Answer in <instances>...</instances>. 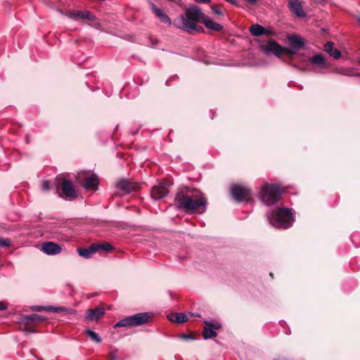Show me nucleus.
I'll return each mask as SVG.
<instances>
[{"mask_svg":"<svg viewBox=\"0 0 360 360\" xmlns=\"http://www.w3.org/2000/svg\"><path fill=\"white\" fill-rule=\"evenodd\" d=\"M85 333L91 338V340L97 343H100L101 342V338L96 332L92 330L86 329L85 330Z\"/></svg>","mask_w":360,"mask_h":360,"instance_id":"nucleus-28","label":"nucleus"},{"mask_svg":"<svg viewBox=\"0 0 360 360\" xmlns=\"http://www.w3.org/2000/svg\"><path fill=\"white\" fill-rule=\"evenodd\" d=\"M41 188L44 191H49L50 188V183L49 181H44L41 184Z\"/></svg>","mask_w":360,"mask_h":360,"instance_id":"nucleus-35","label":"nucleus"},{"mask_svg":"<svg viewBox=\"0 0 360 360\" xmlns=\"http://www.w3.org/2000/svg\"><path fill=\"white\" fill-rule=\"evenodd\" d=\"M117 187L125 193H128L138 190L139 186L136 182H131L127 179H121L117 183Z\"/></svg>","mask_w":360,"mask_h":360,"instance_id":"nucleus-11","label":"nucleus"},{"mask_svg":"<svg viewBox=\"0 0 360 360\" xmlns=\"http://www.w3.org/2000/svg\"><path fill=\"white\" fill-rule=\"evenodd\" d=\"M149 4L153 13L159 18L161 22L167 24V26H171L172 25L171 18L165 11L159 8L151 1L149 2Z\"/></svg>","mask_w":360,"mask_h":360,"instance_id":"nucleus-10","label":"nucleus"},{"mask_svg":"<svg viewBox=\"0 0 360 360\" xmlns=\"http://www.w3.org/2000/svg\"><path fill=\"white\" fill-rule=\"evenodd\" d=\"M49 309L50 310V311L56 312V313L65 311L68 314H74L76 312L75 309L66 308L65 307H50V309Z\"/></svg>","mask_w":360,"mask_h":360,"instance_id":"nucleus-25","label":"nucleus"},{"mask_svg":"<svg viewBox=\"0 0 360 360\" xmlns=\"http://www.w3.org/2000/svg\"><path fill=\"white\" fill-rule=\"evenodd\" d=\"M359 64H360V58H359Z\"/></svg>","mask_w":360,"mask_h":360,"instance_id":"nucleus-48","label":"nucleus"},{"mask_svg":"<svg viewBox=\"0 0 360 360\" xmlns=\"http://www.w3.org/2000/svg\"><path fill=\"white\" fill-rule=\"evenodd\" d=\"M7 309V304L3 302H0V310L3 311Z\"/></svg>","mask_w":360,"mask_h":360,"instance_id":"nucleus-37","label":"nucleus"},{"mask_svg":"<svg viewBox=\"0 0 360 360\" xmlns=\"http://www.w3.org/2000/svg\"><path fill=\"white\" fill-rule=\"evenodd\" d=\"M58 12L63 15H65L74 20H77L79 18H82V11H68L66 12H64L62 10H59Z\"/></svg>","mask_w":360,"mask_h":360,"instance_id":"nucleus-23","label":"nucleus"},{"mask_svg":"<svg viewBox=\"0 0 360 360\" xmlns=\"http://www.w3.org/2000/svg\"><path fill=\"white\" fill-rule=\"evenodd\" d=\"M169 193L167 185L160 182L155 185L150 192V195L154 200H160L165 197Z\"/></svg>","mask_w":360,"mask_h":360,"instance_id":"nucleus-9","label":"nucleus"},{"mask_svg":"<svg viewBox=\"0 0 360 360\" xmlns=\"http://www.w3.org/2000/svg\"><path fill=\"white\" fill-rule=\"evenodd\" d=\"M182 338L186 339V340H189V339H192L193 338L190 335L184 334V335H182Z\"/></svg>","mask_w":360,"mask_h":360,"instance_id":"nucleus-40","label":"nucleus"},{"mask_svg":"<svg viewBox=\"0 0 360 360\" xmlns=\"http://www.w3.org/2000/svg\"><path fill=\"white\" fill-rule=\"evenodd\" d=\"M11 245V241L8 238H0V247L8 248Z\"/></svg>","mask_w":360,"mask_h":360,"instance_id":"nucleus-33","label":"nucleus"},{"mask_svg":"<svg viewBox=\"0 0 360 360\" xmlns=\"http://www.w3.org/2000/svg\"><path fill=\"white\" fill-rule=\"evenodd\" d=\"M284 49L285 50L283 51V54L293 55V54H295L297 53V50L299 49H297V48L291 46L290 49H288V48L284 47Z\"/></svg>","mask_w":360,"mask_h":360,"instance_id":"nucleus-31","label":"nucleus"},{"mask_svg":"<svg viewBox=\"0 0 360 360\" xmlns=\"http://www.w3.org/2000/svg\"><path fill=\"white\" fill-rule=\"evenodd\" d=\"M226 1L230 3V4H232L233 5H236V0H225Z\"/></svg>","mask_w":360,"mask_h":360,"instance_id":"nucleus-42","label":"nucleus"},{"mask_svg":"<svg viewBox=\"0 0 360 360\" xmlns=\"http://www.w3.org/2000/svg\"><path fill=\"white\" fill-rule=\"evenodd\" d=\"M269 222L276 228H288L293 222L292 213L290 209L280 208L268 215Z\"/></svg>","mask_w":360,"mask_h":360,"instance_id":"nucleus-3","label":"nucleus"},{"mask_svg":"<svg viewBox=\"0 0 360 360\" xmlns=\"http://www.w3.org/2000/svg\"><path fill=\"white\" fill-rule=\"evenodd\" d=\"M261 48L266 54L273 53L278 58L281 57L285 50L284 47L274 39L268 40L265 44L261 46Z\"/></svg>","mask_w":360,"mask_h":360,"instance_id":"nucleus-7","label":"nucleus"},{"mask_svg":"<svg viewBox=\"0 0 360 360\" xmlns=\"http://www.w3.org/2000/svg\"><path fill=\"white\" fill-rule=\"evenodd\" d=\"M174 205L188 213H203L206 210L207 200L200 191L184 187L176 193Z\"/></svg>","mask_w":360,"mask_h":360,"instance_id":"nucleus-1","label":"nucleus"},{"mask_svg":"<svg viewBox=\"0 0 360 360\" xmlns=\"http://www.w3.org/2000/svg\"><path fill=\"white\" fill-rule=\"evenodd\" d=\"M60 188L63 198L68 200H72L76 198L77 193L71 181L64 179L61 183Z\"/></svg>","mask_w":360,"mask_h":360,"instance_id":"nucleus-8","label":"nucleus"},{"mask_svg":"<svg viewBox=\"0 0 360 360\" xmlns=\"http://www.w3.org/2000/svg\"><path fill=\"white\" fill-rule=\"evenodd\" d=\"M167 318L170 321L178 323H184L188 320L186 315L183 313H172L169 314Z\"/></svg>","mask_w":360,"mask_h":360,"instance_id":"nucleus-20","label":"nucleus"},{"mask_svg":"<svg viewBox=\"0 0 360 360\" xmlns=\"http://www.w3.org/2000/svg\"><path fill=\"white\" fill-rule=\"evenodd\" d=\"M49 309H50V307L34 306V307H32V308H31V309L34 311H50V310Z\"/></svg>","mask_w":360,"mask_h":360,"instance_id":"nucleus-34","label":"nucleus"},{"mask_svg":"<svg viewBox=\"0 0 360 360\" xmlns=\"http://www.w3.org/2000/svg\"><path fill=\"white\" fill-rule=\"evenodd\" d=\"M195 1H196L197 3H200V4H207V3H210L211 1V0H195Z\"/></svg>","mask_w":360,"mask_h":360,"instance_id":"nucleus-39","label":"nucleus"},{"mask_svg":"<svg viewBox=\"0 0 360 360\" xmlns=\"http://www.w3.org/2000/svg\"><path fill=\"white\" fill-rule=\"evenodd\" d=\"M94 245H96V252L99 250H102L105 252H110L113 250V246L110 243H107V242L101 243V244H98V243H94Z\"/></svg>","mask_w":360,"mask_h":360,"instance_id":"nucleus-27","label":"nucleus"},{"mask_svg":"<svg viewBox=\"0 0 360 360\" xmlns=\"http://www.w3.org/2000/svg\"><path fill=\"white\" fill-rule=\"evenodd\" d=\"M288 8L298 17L304 18L306 16L302 8V3L300 0H289Z\"/></svg>","mask_w":360,"mask_h":360,"instance_id":"nucleus-13","label":"nucleus"},{"mask_svg":"<svg viewBox=\"0 0 360 360\" xmlns=\"http://www.w3.org/2000/svg\"><path fill=\"white\" fill-rule=\"evenodd\" d=\"M359 23H360V18H359Z\"/></svg>","mask_w":360,"mask_h":360,"instance_id":"nucleus-47","label":"nucleus"},{"mask_svg":"<svg viewBox=\"0 0 360 360\" xmlns=\"http://www.w3.org/2000/svg\"><path fill=\"white\" fill-rule=\"evenodd\" d=\"M150 314L146 312L138 313L132 316H127L118 321L114 328L119 327H135L141 326L148 322Z\"/></svg>","mask_w":360,"mask_h":360,"instance_id":"nucleus-5","label":"nucleus"},{"mask_svg":"<svg viewBox=\"0 0 360 360\" xmlns=\"http://www.w3.org/2000/svg\"><path fill=\"white\" fill-rule=\"evenodd\" d=\"M105 313L103 307L98 306L94 309H89L86 311L85 319L88 321H97L101 319Z\"/></svg>","mask_w":360,"mask_h":360,"instance_id":"nucleus-12","label":"nucleus"},{"mask_svg":"<svg viewBox=\"0 0 360 360\" xmlns=\"http://www.w3.org/2000/svg\"><path fill=\"white\" fill-rule=\"evenodd\" d=\"M46 320V317L44 316L37 314H32L30 315L23 316L21 319V322L25 324H28L32 322H42Z\"/></svg>","mask_w":360,"mask_h":360,"instance_id":"nucleus-17","label":"nucleus"},{"mask_svg":"<svg viewBox=\"0 0 360 360\" xmlns=\"http://www.w3.org/2000/svg\"><path fill=\"white\" fill-rule=\"evenodd\" d=\"M204 339H210L217 336V333L213 330L212 328L208 326L205 327L202 333Z\"/></svg>","mask_w":360,"mask_h":360,"instance_id":"nucleus-26","label":"nucleus"},{"mask_svg":"<svg viewBox=\"0 0 360 360\" xmlns=\"http://www.w3.org/2000/svg\"><path fill=\"white\" fill-rule=\"evenodd\" d=\"M250 4H255L257 0H246Z\"/></svg>","mask_w":360,"mask_h":360,"instance_id":"nucleus-43","label":"nucleus"},{"mask_svg":"<svg viewBox=\"0 0 360 360\" xmlns=\"http://www.w3.org/2000/svg\"><path fill=\"white\" fill-rule=\"evenodd\" d=\"M309 61L315 65L321 68H326V58L322 54H316L309 58Z\"/></svg>","mask_w":360,"mask_h":360,"instance_id":"nucleus-21","label":"nucleus"},{"mask_svg":"<svg viewBox=\"0 0 360 360\" xmlns=\"http://www.w3.org/2000/svg\"><path fill=\"white\" fill-rule=\"evenodd\" d=\"M249 31L252 35L255 37L264 35L266 33V29L259 24L252 25L250 27Z\"/></svg>","mask_w":360,"mask_h":360,"instance_id":"nucleus-22","label":"nucleus"},{"mask_svg":"<svg viewBox=\"0 0 360 360\" xmlns=\"http://www.w3.org/2000/svg\"><path fill=\"white\" fill-rule=\"evenodd\" d=\"M312 1L317 4H323L324 2H326V0H312Z\"/></svg>","mask_w":360,"mask_h":360,"instance_id":"nucleus-41","label":"nucleus"},{"mask_svg":"<svg viewBox=\"0 0 360 360\" xmlns=\"http://www.w3.org/2000/svg\"><path fill=\"white\" fill-rule=\"evenodd\" d=\"M211 8H212V11L215 14H217L218 15H223V12L221 10V6H219V5H212V6H211Z\"/></svg>","mask_w":360,"mask_h":360,"instance_id":"nucleus-32","label":"nucleus"},{"mask_svg":"<svg viewBox=\"0 0 360 360\" xmlns=\"http://www.w3.org/2000/svg\"><path fill=\"white\" fill-rule=\"evenodd\" d=\"M324 50L326 53H328L330 56L333 57L335 59H339L341 56V53L339 50L334 48V43L332 41H328L324 45Z\"/></svg>","mask_w":360,"mask_h":360,"instance_id":"nucleus-18","label":"nucleus"},{"mask_svg":"<svg viewBox=\"0 0 360 360\" xmlns=\"http://www.w3.org/2000/svg\"><path fill=\"white\" fill-rule=\"evenodd\" d=\"M204 17L200 8L198 6H193L186 9L185 13L176 17L173 22L174 25L185 32H191L196 31L201 32L203 28L198 25L199 22L202 21Z\"/></svg>","mask_w":360,"mask_h":360,"instance_id":"nucleus-2","label":"nucleus"},{"mask_svg":"<svg viewBox=\"0 0 360 360\" xmlns=\"http://www.w3.org/2000/svg\"><path fill=\"white\" fill-rule=\"evenodd\" d=\"M205 323L207 326H210L214 329H218L220 328V325L219 324H217V325H214V324H212L208 321H205Z\"/></svg>","mask_w":360,"mask_h":360,"instance_id":"nucleus-36","label":"nucleus"},{"mask_svg":"<svg viewBox=\"0 0 360 360\" xmlns=\"http://www.w3.org/2000/svg\"><path fill=\"white\" fill-rule=\"evenodd\" d=\"M192 315L194 316H198V317L200 316V314H192Z\"/></svg>","mask_w":360,"mask_h":360,"instance_id":"nucleus-46","label":"nucleus"},{"mask_svg":"<svg viewBox=\"0 0 360 360\" xmlns=\"http://www.w3.org/2000/svg\"><path fill=\"white\" fill-rule=\"evenodd\" d=\"M272 34L271 31L266 30V33L265 34Z\"/></svg>","mask_w":360,"mask_h":360,"instance_id":"nucleus-45","label":"nucleus"},{"mask_svg":"<svg viewBox=\"0 0 360 360\" xmlns=\"http://www.w3.org/2000/svg\"><path fill=\"white\" fill-rule=\"evenodd\" d=\"M288 40L290 43V45L297 49L302 48L304 45V40L297 35H292L289 37Z\"/></svg>","mask_w":360,"mask_h":360,"instance_id":"nucleus-24","label":"nucleus"},{"mask_svg":"<svg viewBox=\"0 0 360 360\" xmlns=\"http://www.w3.org/2000/svg\"><path fill=\"white\" fill-rule=\"evenodd\" d=\"M22 330L25 331L26 333H34L35 330H32V329H30V328L27 327V326H25L23 328H22Z\"/></svg>","mask_w":360,"mask_h":360,"instance_id":"nucleus-38","label":"nucleus"},{"mask_svg":"<svg viewBox=\"0 0 360 360\" xmlns=\"http://www.w3.org/2000/svg\"><path fill=\"white\" fill-rule=\"evenodd\" d=\"M281 191L278 186L265 184L261 187L259 197L263 203L271 205L280 199Z\"/></svg>","mask_w":360,"mask_h":360,"instance_id":"nucleus-4","label":"nucleus"},{"mask_svg":"<svg viewBox=\"0 0 360 360\" xmlns=\"http://www.w3.org/2000/svg\"><path fill=\"white\" fill-rule=\"evenodd\" d=\"M231 193L237 202L248 201L251 194L250 190L243 186L235 184L231 188Z\"/></svg>","mask_w":360,"mask_h":360,"instance_id":"nucleus-6","label":"nucleus"},{"mask_svg":"<svg viewBox=\"0 0 360 360\" xmlns=\"http://www.w3.org/2000/svg\"><path fill=\"white\" fill-rule=\"evenodd\" d=\"M41 249L44 252L49 255H57L62 251V248L53 242L44 243Z\"/></svg>","mask_w":360,"mask_h":360,"instance_id":"nucleus-14","label":"nucleus"},{"mask_svg":"<svg viewBox=\"0 0 360 360\" xmlns=\"http://www.w3.org/2000/svg\"><path fill=\"white\" fill-rule=\"evenodd\" d=\"M77 252L79 256L84 258H90L94 253L96 252V245H94L93 243L88 248H78Z\"/></svg>","mask_w":360,"mask_h":360,"instance_id":"nucleus-19","label":"nucleus"},{"mask_svg":"<svg viewBox=\"0 0 360 360\" xmlns=\"http://www.w3.org/2000/svg\"><path fill=\"white\" fill-rule=\"evenodd\" d=\"M201 22L207 29L212 30L215 32H220L223 28L222 25L214 22L210 18L206 16L205 14L204 17L202 18Z\"/></svg>","mask_w":360,"mask_h":360,"instance_id":"nucleus-15","label":"nucleus"},{"mask_svg":"<svg viewBox=\"0 0 360 360\" xmlns=\"http://www.w3.org/2000/svg\"><path fill=\"white\" fill-rule=\"evenodd\" d=\"M108 358L110 360H123L120 357L118 349L113 347H110Z\"/></svg>","mask_w":360,"mask_h":360,"instance_id":"nucleus-29","label":"nucleus"},{"mask_svg":"<svg viewBox=\"0 0 360 360\" xmlns=\"http://www.w3.org/2000/svg\"><path fill=\"white\" fill-rule=\"evenodd\" d=\"M359 236H359V233H356V234H354V235H352V239H354L355 237H359Z\"/></svg>","mask_w":360,"mask_h":360,"instance_id":"nucleus-44","label":"nucleus"},{"mask_svg":"<svg viewBox=\"0 0 360 360\" xmlns=\"http://www.w3.org/2000/svg\"><path fill=\"white\" fill-rule=\"evenodd\" d=\"M82 19H86V20H89L90 21H95L96 18L90 11H82Z\"/></svg>","mask_w":360,"mask_h":360,"instance_id":"nucleus-30","label":"nucleus"},{"mask_svg":"<svg viewBox=\"0 0 360 360\" xmlns=\"http://www.w3.org/2000/svg\"><path fill=\"white\" fill-rule=\"evenodd\" d=\"M82 186L86 188L97 189L98 177L95 174H91L85 177L82 182Z\"/></svg>","mask_w":360,"mask_h":360,"instance_id":"nucleus-16","label":"nucleus"}]
</instances>
